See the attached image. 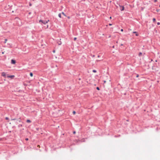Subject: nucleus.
I'll return each mask as SVG.
<instances>
[{
  "label": "nucleus",
  "instance_id": "24",
  "mask_svg": "<svg viewBox=\"0 0 160 160\" xmlns=\"http://www.w3.org/2000/svg\"><path fill=\"white\" fill-rule=\"evenodd\" d=\"M67 18H68V19H70V17H69V16L68 17H67Z\"/></svg>",
  "mask_w": 160,
  "mask_h": 160
},
{
  "label": "nucleus",
  "instance_id": "4",
  "mask_svg": "<svg viewBox=\"0 0 160 160\" xmlns=\"http://www.w3.org/2000/svg\"><path fill=\"white\" fill-rule=\"evenodd\" d=\"M16 61L15 60L12 59L11 61V63L12 64H15L16 63Z\"/></svg>",
  "mask_w": 160,
  "mask_h": 160
},
{
  "label": "nucleus",
  "instance_id": "1",
  "mask_svg": "<svg viewBox=\"0 0 160 160\" xmlns=\"http://www.w3.org/2000/svg\"><path fill=\"white\" fill-rule=\"evenodd\" d=\"M49 20H48L47 21H44V20H40L39 21V22L41 24H42V23H43L44 25H45L47 23H48V22H49Z\"/></svg>",
  "mask_w": 160,
  "mask_h": 160
},
{
  "label": "nucleus",
  "instance_id": "14",
  "mask_svg": "<svg viewBox=\"0 0 160 160\" xmlns=\"http://www.w3.org/2000/svg\"><path fill=\"white\" fill-rule=\"evenodd\" d=\"M72 112H73V114L74 115H75L76 114V112L75 111H73Z\"/></svg>",
  "mask_w": 160,
  "mask_h": 160
},
{
  "label": "nucleus",
  "instance_id": "28",
  "mask_svg": "<svg viewBox=\"0 0 160 160\" xmlns=\"http://www.w3.org/2000/svg\"><path fill=\"white\" fill-rule=\"evenodd\" d=\"M73 133L74 134H75L76 133V132L75 131L73 132Z\"/></svg>",
  "mask_w": 160,
  "mask_h": 160
},
{
  "label": "nucleus",
  "instance_id": "21",
  "mask_svg": "<svg viewBox=\"0 0 160 160\" xmlns=\"http://www.w3.org/2000/svg\"><path fill=\"white\" fill-rule=\"evenodd\" d=\"M157 0H154V2H157Z\"/></svg>",
  "mask_w": 160,
  "mask_h": 160
},
{
  "label": "nucleus",
  "instance_id": "13",
  "mask_svg": "<svg viewBox=\"0 0 160 160\" xmlns=\"http://www.w3.org/2000/svg\"><path fill=\"white\" fill-rule=\"evenodd\" d=\"M92 72H94V73H95L97 72V71L96 70H94L92 71Z\"/></svg>",
  "mask_w": 160,
  "mask_h": 160
},
{
  "label": "nucleus",
  "instance_id": "19",
  "mask_svg": "<svg viewBox=\"0 0 160 160\" xmlns=\"http://www.w3.org/2000/svg\"><path fill=\"white\" fill-rule=\"evenodd\" d=\"M157 24H158V25H160V22H158V23H157Z\"/></svg>",
  "mask_w": 160,
  "mask_h": 160
},
{
  "label": "nucleus",
  "instance_id": "32",
  "mask_svg": "<svg viewBox=\"0 0 160 160\" xmlns=\"http://www.w3.org/2000/svg\"><path fill=\"white\" fill-rule=\"evenodd\" d=\"M29 5H30V6H31V5H32L31 4V3H30V4Z\"/></svg>",
  "mask_w": 160,
  "mask_h": 160
},
{
  "label": "nucleus",
  "instance_id": "9",
  "mask_svg": "<svg viewBox=\"0 0 160 160\" xmlns=\"http://www.w3.org/2000/svg\"><path fill=\"white\" fill-rule=\"evenodd\" d=\"M30 75L31 77H32L33 76V73L32 72H31L30 73Z\"/></svg>",
  "mask_w": 160,
  "mask_h": 160
},
{
  "label": "nucleus",
  "instance_id": "18",
  "mask_svg": "<svg viewBox=\"0 0 160 160\" xmlns=\"http://www.w3.org/2000/svg\"><path fill=\"white\" fill-rule=\"evenodd\" d=\"M5 119H6V120H8V117H6V118H5Z\"/></svg>",
  "mask_w": 160,
  "mask_h": 160
},
{
  "label": "nucleus",
  "instance_id": "11",
  "mask_svg": "<svg viewBox=\"0 0 160 160\" xmlns=\"http://www.w3.org/2000/svg\"><path fill=\"white\" fill-rule=\"evenodd\" d=\"M62 13L65 16V17L66 16V15L64 13V12H62Z\"/></svg>",
  "mask_w": 160,
  "mask_h": 160
},
{
  "label": "nucleus",
  "instance_id": "27",
  "mask_svg": "<svg viewBox=\"0 0 160 160\" xmlns=\"http://www.w3.org/2000/svg\"><path fill=\"white\" fill-rule=\"evenodd\" d=\"M109 25L110 26H111L112 25V24L110 23V24H109Z\"/></svg>",
  "mask_w": 160,
  "mask_h": 160
},
{
  "label": "nucleus",
  "instance_id": "22",
  "mask_svg": "<svg viewBox=\"0 0 160 160\" xmlns=\"http://www.w3.org/2000/svg\"><path fill=\"white\" fill-rule=\"evenodd\" d=\"M156 11L157 12H158L159 11V9H157L156 10Z\"/></svg>",
  "mask_w": 160,
  "mask_h": 160
},
{
  "label": "nucleus",
  "instance_id": "16",
  "mask_svg": "<svg viewBox=\"0 0 160 160\" xmlns=\"http://www.w3.org/2000/svg\"><path fill=\"white\" fill-rule=\"evenodd\" d=\"M97 88V90H99V87H97V88Z\"/></svg>",
  "mask_w": 160,
  "mask_h": 160
},
{
  "label": "nucleus",
  "instance_id": "7",
  "mask_svg": "<svg viewBox=\"0 0 160 160\" xmlns=\"http://www.w3.org/2000/svg\"><path fill=\"white\" fill-rule=\"evenodd\" d=\"M133 32V33H136V36H138V33H137L136 32Z\"/></svg>",
  "mask_w": 160,
  "mask_h": 160
},
{
  "label": "nucleus",
  "instance_id": "23",
  "mask_svg": "<svg viewBox=\"0 0 160 160\" xmlns=\"http://www.w3.org/2000/svg\"><path fill=\"white\" fill-rule=\"evenodd\" d=\"M121 31L122 32H123V29H122L121 30Z\"/></svg>",
  "mask_w": 160,
  "mask_h": 160
},
{
  "label": "nucleus",
  "instance_id": "3",
  "mask_svg": "<svg viewBox=\"0 0 160 160\" xmlns=\"http://www.w3.org/2000/svg\"><path fill=\"white\" fill-rule=\"evenodd\" d=\"M7 77L8 78H13L14 77V75L9 76L8 75H7Z\"/></svg>",
  "mask_w": 160,
  "mask_h": 160
},
{
  "label": "nucleus",
  "instance_id": "31",
  "mask_svg": "<svg viewBox=\"0 0 160 160\" xmlns=\"http://www.w3.org/2000/svg\"><path fill=\"white\" fill-rule=\"evenodd\" d=\"M2 54H4V52H2Z\"/></svg>",
  "mask_w": 160,
  "mask_h": 160
},
{
  "label": "nucleus",
  "instance_id": "12",
  "mask_svg": "<svg viewBox=\"0 0 160 160\" xmlns=\"http://www.w3.org/2000/svg\"><path fill=\"white\" fill-rule=\"evenodd\" d=\"M152 20L153 22H155L156 21V19L155 18H153Z\"/></svg>",
  "mask_w": 160,
  "mask_h": 160
},
{
  "label": "nucleus",
  "instance_id": "29",
  "mask_svg": "<svg viewBox=\"0 0 160 160\" xmlns=\"http://www.w3.org/2000/svg\"><path fill=\"white\" fill-rule=\"evenodd\" d=\"M53 53H55V50L53 51Z\"/></svg>",
  "mask_w": 160,
  "mask_h": 160
},
{
  "label": "nucleus",
  "instance_id": "33",
  "mask_svg": "<svg viewBox=\"0 0 160 160\" xmlns=\"http://www.w3.org/2000/svg\"><path fill=\"white\" fill-rule=\"evenodd\" d=\"M48 25H47V28H48Z\"/></svg>",
  "mask_w": 160,
  "mask_h": 160
},
{
  "label": "nucleus",
  "instance_id": "34",
  "mask_svg": "<svg viewBox=\"0 0 160 160\" xmlns=\"http://www.w3.org/2000/svg\"><path fill=\"white\" fill-rule=\"evenodd\" d=\"M99 61V60H97V62H98Z\"/></svg>",
  "mask_w": 160,
  "mask_h": 160
},
{
  "label": "nucleus",
  "instance_id": "25",
  "mask_svg": "<svg viewBox=\"0 0 160 160\" xmlns=\"http://www.w3.org/2000/svg\"><path fill=\"white\" fill-rule=\"evenodd\" d=\"M138 77H139V75H138H138H137V76H136V77H137V78H138Z\"/></svg>",
  "mask_w": 160,
  "mask_h": 160
},
{
  "label": "nucleus",
  "instance_id": "35",
  "mask_svg": "<svg viewBox=\"0 0 160 160\" xmlns=\"http://www.w3.org/2000/svg\"><path fill=\"white\" fill-rule=\"evenodd\" d=\"M110 19H111L112 17H110Z\"/></svg>",
  "mask_w": 160,
  "mask_h": 160
},
{
  "label": "nucleus",
  "instance_id": "26",
  "mask_svg": "<svg viewBox=\"0 0 160 160\" xmlns=\"http://www.w3.org/2000/svg\"><path fill=\"white\" fill-rule=\"evenodd\" d=\"M37 147H39V148H40V145H38V146H37Z\"/></svg>",
  "mask_w": 160,
  "mask_h": 160
},
{
  "label": "nucleus",
  "instance_id": "39",
  "mask_svg": "<svg viewBox=\"0 0 160 160\" xmlns=\"http://www.w3.org/2000/svg\"><path fill=\"white\" fill-rule=\"evenodd\" d=\"M159 7H160V5H159Z\"/></svg>",
  "mask_w": 160,
  "mask_h": 160
},
{
  "label": "nucleus",
  "instance_id": "8",
  "mask_svg": "<svg viewBox=\"0 0 160 160\" xmlns=\"http://www.w3.org/2000/svg\"><path fill=\"white\" fill-rule=\"evenodd\" d=\"M142 53L141 52H139L138 55L139 56H142Z\"/></svg>",
  "mask_w": 160,
  "mask_h": 160
},
{
  "label": "nucleus",
  "instance_id": "30",
  "mask_svg": "<svg viewBox=\"0 0 160 160\" xmlns=\"http://www.w3.org/2000/svg\"><path fill=\"white\" fill-rule=\"evenodd\" d=\"M104 83H106V81H104Z\"/></svg>",
  "mask_w": 160,
  "mask_h": 160
},
{
  "label": "nucleus",
  "instance_id": "37",
  "mask_svg": "<svg viewBox=\"0 0 160 160\" xmlns=\"http://www.w3.org/2000/svg\"><path fill=\"white\" fill-rule=\"evenodd\" d=\"M99 57V56H98V57Z\"/></svg>",
  "mask_w": 160,
  "mask_h": 160
},
{
  "label": "nucleus",
  "instance_id": "10",
  "mask_svg": "<svg viewBox=\"0 0 160 160\" xmlns=\"http://www.w3.org/2000/svg\"><path fill=\"white\" fill-rule=\"evenodd\" d=\"M58 16L60 18H61V13H59L58 14Z\"/></svg>",
  "mask_w": 160,
  "mask_h": 160
},
{
  "label": "nucleus",
  "instance_id": "20",
  "mask_svg": "<svg viewBox=\"0 0 160 160\" xmlns=\"http://www.w3.org/2000/svg\"><path fill=\"white\" fill-rule=\"evenodd\" d=\"M28 138H26L25 139V140H26V141H28Z\"/></svg>",
  "mask_w": 160,
  "mask_h": 160
},
{
  "label": "nucleus",
  "instance_id": "38",
  "mask_svg": "<svg viewBox=\"0 0 160 160\" xmlns=\"http://www.w3.org/2000/svg\"><path fill=\"white\" fill-rule=\"evenodd\" d=\"M80 79H80V78H79V80H80Z\"/></svg>",
  "mask_w": 160,
  "mask_h": 160
},
{
  "label": "nucleus",
  "instance_id": "5",
  "mask_svg": "<svg viewBox=\"0 0 160 160\" xmlns=\"http://www.w3.org/2000/svg\"><path fill=\"white\" fill-rule=\"evenodd\" d=\"M2 76L4 77L5 78L6 77V73L5 72H2Z\"/></svg>",
  "mask_w": 160,
  "mask_h": 160
},
{
  "label": "nucleus",
  "instance_id": "17",
  "mask_svg": "<svg viewBox=\"0 0 160 160\" xmlns=\"http://www.w3.org/2000/svg\"><path fill=\"white\" fill-rule=\"evenodd\" d=\"M76 39H77V38L76 37L74 38V40H75V41L76 40Z\"/></svg>",
  "mask_w": 160,
  "mask_h": 160
},
{
  "label": "nucleus",
  "instance_id": "6",
  "mask_svg": "<svg viewBox=\"0 0 160 160\" xmlns=\"http://www.w3.org/2000/svg\"><path fill=\"white\" fill-rule=\"evenodd\" d=\"M26 122L28 123H30L31 122V121L30 120L28 119L26 121Z\"/></svg>",
  "mask_w": 160,
  "mask_h": 160
},
{
  "label": "nucleus",
  "instance_id": "2",
  "mask_svg": "<svg viewBox=\"0 0 160 160\" xmlns=\"http://www.w3.org/2000/svg\"><path fill=\"white\" fill-rule=\"evenodd\" d=\"M119 7L120 8V9L121 11H122L124 10V7L123 6H122L121 5H119Z\"/></svg>",
  "mask_w": 160,
  "mask_h": 160
},
{
  "label": "nucleus",
  "instance_id": "36",
  "mask_svg": "<svg viewBox=\"0 0 160 160\" xmlns=\"http://www.w3.org/2000/svg\"><path fill=\"white\" fill-rule=\"evenodd\" d=\"M29 14H31V12H29Z\"/></svg>",
  "mask_w": 160,
  "mask_h": 160
},
{
  "label": "nucleus",
  "instance_id": "15",
  "mask_svg": "<svg viewBox=\"0 0 160 160\" xmlns=\"http://www.w3.org/2000/svg\"><path fill=\"white\" fill-rule=\"evenodd\" d=\"M7 39H5V40L4 43H6V42H7Z\"/></svg>",
  "mask_w": 160,
  "mask_h": 160
}]
</instances>
